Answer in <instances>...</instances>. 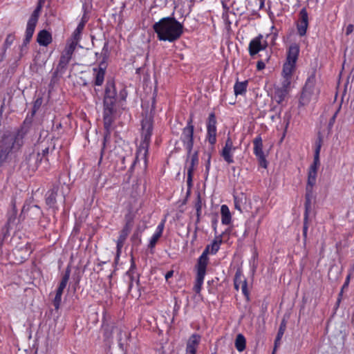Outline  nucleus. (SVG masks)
Returning a JSON list of instances; mask_svg holds the SVG:
<instances>
[{"label": "nucleus", "mask_w": 354, "mask_h": 354, "mask_svg": "<svg viewBox=\"0 0 354 354\" xmlns=\"http://www.w3.org/2000/svg\"><path fill=\"white\" fill-rule=\"evenodd\" d=\"M126 100V94L121 91L118 96L115 81L113 79L106 80L104 94L103 98V121L104 127V140L102 147L101 149V155L99 164L101 162L104 148L106 142L110 139L111 129L114 122L116 115L119 111V107L122 106V103Z\"/></svg>", "instance_id": "obj_1"}, {"label": "nucleus", "mask_w": 354, "mask_h": 354, "mask_svg": "<svg viewBox=\"0 0 354 354\" xmlns=\"http://www.w3.org/2000/svg\"><path fill=\"white\" fill-rule=\"evenodd\" d=\"M153 28L160 41L174 42L183 33V26L174 17H164L156 22Z\"/></svg>", "instance_id": "obj_2"}, {"label": "nucleus", "mask_w": 354, "mask_h": 354, "mask_svg": "<svg viewBox=\"0 0 354 354\" xmlns=\"http://www.w3.org/2000/svg\"><path fill=\"white\" fill-rule=\"evenodd\" d=\"M141 126V142L136 152V157L134 163L140 159L144 161L145 164H146L151 137L153 132V119L151 116L146 115L142 120Z\"/></svg>", "instance_id": "obj_3"}, {"label": "nucleus", "mask_w": 354, "mask_h": 354, "mask_svg": "<svg viewBox=\"0 0 354 354\" xmlns=\"http://www.w3.org/2000/svg\"><path fill=\"white\" fill-rule=\"evenodd\" d=\"M317 174L308 172V180L306 186L305 212L304 214L303 236L306 241L308 229V217L312 208V201L314 198L313 187L316 183Z\"/></svg>", "instance_id": "obj_4"}, {"label": "nucleus", "mask_w": 354, "mask_h": 354, "mask_svg": "<svg viewBox=\"0 0 354 354\" xmlns=\"http://www.w3.org/2000/svg\"><path fill=\"white\" fill-rule=\"evenodd\" d=\"M316 77L315 73H312L306 80L302 88L299 100V107L306 106L312 100H317L319 94V90L315 87Z\"/></svg>", "instance_id": "obj_5"}, {"label": "nucleus", "mask_w": 354, "mask_h": 354, "mask_svg": "<svg viewBox=\"0 0 354 354\" xmlns=\"http://www.w3.org/2000/svg\"><path fill=\"white\" fill-rule=\"evenodd\" d=\"M108 42H105L101 53V55L103 56L102 60L97 67L93 68L94 86H102L104 82L106 68V60L108 57Z\"/></svg>", "instance_id": "obj_6"}, {"label": "nucleus", "mask_w": 354, "mask_h": 354, "mask_svg": "<svg viewBox=\"0 0 354 354\" xmlns=\"http://www.w3.org/2000/svg\"><path fill=\"white\" fill-rule=\"evenodd\" d=\"M194 126L193 125V115H191L189 118L187 120V126L183 129V132L180 136V140L183 143L187 152V158L190 156L194 147Z\"/></svg>", "instance_id": "obj_7"}, {"label": "nucleus", "mask_w": 354, "mask_h": 354, "mask_svg": "<svg viewBox=\"0 0 354 354\" xmlns=\"http://www.w3.org/2000/svg\"><path fill=\"white\" fill-rule=\"evenodd\" d=\"M196 277L193 287L194 291L196 294H199L201 290L202 285L203 283L205 275L206 274L207 266H205V262L203 259H198L196 263Z\"/></svg>", "instance_id": "obj_8"}, {"label": "nucleus", "mask_w": 354, "mask_h": 354, "mask_svg": "<svg viewBox=\"0 0 354 354\" xmlns=\"http://www.w3.org/2000/svg\"><path fill=\"white\" fill-rule=\"evenodd\" d=\"M267 46V41L264 40L263 35L259 34L250 41L248 46L249 54L251 57H254L260 51L265 50Z\"/></svg>", "instance_id": "obj_9"}, {"label": "nucleus", "mask_w": 354, "mask_h": 354, "mask_svg": "<svg viewBox=\"0 0 354 354\" xmlns=\"http://www.w3.org/2000/svg\"><path fill=\"white\" fill-rule=\"evenodd\" d=\"M222 235H218L216 236L214 240L210 245H207L203 252L202 254L199 257L198 259H203L205 262V266H207L209 263L208 254L210 253L212 254H215L220 248V245L222 243Z\"/></svg>", "instance_id": "obj_10"}, {"label": "nucleus", "mask_w": 354, "mask_h": 354, "mask_svg": "<svg viewBox=\"0 0 354 354\" xmlns=\"http://www.w3.org/2000/svg\"><path fill=\"white\" fill-rule=\"evenodd\" d=\"M132 228V223L131 221H127L126 224L124 225L122 230L120 232L119 237L116 241V258L115 260L117 261L120 255V253L122 252V249L124 246V244L125 243V241L129 236L131 230Z\"/></svg>", "instance_id": "obj_11"}, {"label": "nucleus", "mask_w": 354, "mask_h": 354, "mask_svg": "<svg viewBox=\"0 0 354 354\" xmlns=\"http://www.w3.org/2000/svg\"><path fill=\"white\" fill-rule=\"evenodd\" d=\"M308 27V14L306 8H303L299 14V19L297 23V33L303 37L306 34Z\"/></svg>", "instance_id": "obj_12"}, {"label": "nucleus", "mask_w": 354, "mask_h": 354, "mask_svg": "<svg viewBox=\"0 0 354 354\" xmlns=\"http://www.w3.org/2000/svg\"><path fill=\"white\" fill-rule=\"evenodd\" d=\"M236 150V147L233 145V142L230 136L227 137L225 146L221 151V156L227 164L234 162L233 158V152Z\"/></svg>", "instance_id": "obj_13"}, {"label": "nucleus", "mask_w": 354, "mask_h": 354, "mask_svg": "<svg viewBox=\"0 0 354 354\" xmlns=\"http://www.w3.org/2000/svg\"><path fill=\"white\" fill-rule=\"evenodd\" d=\"M189 158L190 161L189 165L187 168V185L189 188H191L192 186L193 174L195 170V167L198 165V151H196L193 153L191 152L190 156L187 158V162L189 161Z\"/></svg>", "instance_id": "obj_14"}, {"label": "nucleus", "mask_w": 354, "mask_h": 354, "mask_svg": "<svg viewBox=\"0 0 354 354\" xmlns=\"http://www.w3.org/2000/svg\"><path fill=\"white\" fill-rule=\"evenodd\" d=\"M57 192L58 187L54 186L51 189L48 191L46 194V204L49 208L53 209V213H56L58 210V207L56 206Z\"/></svg>", "instance_id": "obj_15"}, {"label": "nucleus", "mask_w": 354, "mask_h": 354, "mask_svg": "<svg viewBox=\"0 0 354 354\" xmlns=\"http://www.w3.org/2000/svg\"><path fill=\"white\" fill-rule=\"evenodd\" d=\"M201 337L198 334L194 333L189 338L187 346L186 354H196L197 347L200 344Z\"/></svg>", "instance_id": "obj_16"}, {"label": "nucleus", "mask_w": 354, "mask_h": 354, "mask_svg": "<svg viewBox=\"0 0 354 354\" xmlns=\"http://www.w3.org/2000/svg\"><path fill=\"white\" fill-rule=\"evenodd\" d=\"M322 147V139L319 138L317 142H316V147L315 150L314 154V160L313 164L310 166L308 172L312 174H317V169L319 166V153Z\"/></svg>", "instance_id": "obj_17"}, {"label": "nucleus", "mask_w": 354, "mask_h": 354, "mask_svg": "<svg viewBox=\"0 0 354 354\" xmlns=\"http://www.w3.org/2000/svg\"><path fill=\"white\" fill-rule=\"evenodd\" d=\"M115 323L113 322H107L103 320L102 324V330H103V336L104 341L111 343L113 339V333L114 329L115 328Z\"/></svg>", "instance_id": "obj_18"}, {"label": "nucleus", "mask_w": 354, "mask_h": 354, "mask_svg": "<svg viewBox=\"0 0 354 354\" xmlns=\"http://www.w3.org/2000/svg\"><path fill=\"white\" fill-rule=\"evenodd\" d=\"M26 212H30L29 217L32 219H35L38 217H40L43 214L42 211L41 210L40 207L37 205H28V206L24 205L22 210H21V216L23 214H25V213Z\"/></svg>", "instance_id": "obj_19"}, {"label": "nucleus", "mask_w": 354, "mask_h": 354, "mask_svg": "<svg viewBox=\"0 0 354 354\" xmlns=\"http://www.w3.org/2000/svg\"><path fill=\"white\" fill-rule=\"evenodd\" d=\"M299 53V47L297 44H294L290 46L286 57V62L296 64Z\"/></svg>", "instance_id": "obj_20"}, {"label": "nucleus", "mask_w": 354, "mask_h": 354, "mask_svg": "<svg viewBox=\"0 0 354 354\" xmlns=\"http://www.w3.org/2000/svg\"><path fill=\"white\" fill-rule=\"evenodd\" d=\"M52 35L46 30L39 32L37 37V41L40 46H47L52 42Z\"/></svg>", "instance_id": "obj_21"}, {"label": "nucleus", "mask_w": 354, "mask_h": 354, "mask_svg": "<svg viewBox=\"0 0 354 354\" xmlns=\"http://www.w3.org/2000/svg\"><path fill=\"white\" fill-rule=\"evenodd\" d=\"M289 92L285 89L279 88V86L274 87V93L272 98L276 101L278 104H281L288 96Z\"/></svg>", "instance_id": "obj_22"}, {"label": "nucleus", "mask_w": 354, "mask_h": 354, "mask_svg": "<svg viewBox=\"0 0 354 354\" xmlns=\"http://www.w3.org/2000/svg\"><path fill=\"white\" fill-rule=\"evenodd\" d=\"M71 59V57L62 54L55 73H64Z\"/></svg>", "instance_id": "obj_23"}, {"label": "nucleus", "mask_w": 354, "mask_h": 354, "mask_svg": "<svg viewBox=\"0 0 354 354\" xmlns=\"http://www.w3.org/2000/svg\"><path fill=\"white\" fill-rule=\"evenodd\" d=\"M41 8H42V7H41L40 5L37 6L36 8L35 9V10L33 11V12L32 13V15H30V17L28 21L27 26H31L33 28L36 27Z\"/></svg>", "instance_id": "obj_24"}, {"label": "nucleus", "mask_w": 354, "mask_h": 354, "mask_svg": "<svg viewBox=\"0 0 354 354\" xmlns=\"http://www.w3.org/2000/svg\"><path fill=\"white\" fill-rule=\"evenodd\" d=\"M254 144V153L258 157L264 155L263 151V141L260 136L256 137L253 140Z\"/></svg>", "instance_id": "obj_25"}, {"label": "nucleus", "mask_w": 354, "mask_h": 354, "mask_svg": "<svg viewBox=\"0 0 354 354\" xmlns=\"http://www.w3.org/2000/svg\"><path fill=\"white\" fill-rule=\"evenodd\" d=\"M221 222L223 225H229L231 223V214L228 207L223 205L221 208Z\"/></svg>", "instance_id": "obj_26"}, {"label": "nucleus", "mask_w": 354, "mask_h": 354, "mask_svg": "<svg viewBox=\"0 0 354 354\" xmlns=\"http://www.w3.org/2000/svg\"><path fill=\"white\" fill-rule=\"evenodd\" d=\"M136 270V265L134 261L133 257L131 259V266L129 270L126 272L127 276H128L129 279V290H130L133 286V281L135 279V274Z\"/></svg>", "instance_id": "obj_27"}, {"label": "nucleus", "mask_w": 354, "mask_h": 354, "mask_svg": "<svg viewBox=\"0 0 354 354\" xmlns=\"http://www.w3.org/2000/svg\"><path fill=\"white\" fill-rule=\"evenodd\" d=\"M248 82L247 80L243 82H236L234 86V91L235 95H244L246 93Z\"/></svg>", "instance_id": "obj_28"}, {"label": "nucleus", "mask_w": 354, "mask_h": 354, "mask_svg": "<svg viewBox=\"0 0 354 354\" xmlns=\"http://www.w3.org/2000/svg\"><path fill=\"white\" fill-rule=\"evenodd\" d=\"M286 329V321L285 319H283L281 322L279 328L277 335V337L274 340V347L276 348L279 344H280L281 339L285 333Z\"/></svg>", "instance_id": "obj_29"}, {"label": "nucleus", "mask_w": 354, "mask_h": 354, "mask_svg": "<svg viewBox=\"0 0 354 354\" xmlns=\"http://www.w3.org/2000/svg\"><path fill=\"white\" fill-rule=\"evenodd\" d=\"M15 40V35L14 32L9 33L7 35L6 39L3 42V46H2V49H3L2 57H3L5 55L7 49L9 48L12 45Z\"/></svg>", "instance_id": "obj_30"}, {"label": "nucleus", "mask_w": 354, "mask_h": 354, "mask_svg": "<svg viewBox=\"0 0 354 354\" xmlns=\"http://www.w3.org/2000/svg\"><path fill=\"white\" fill-rule=\"evenodd\" d=\"M246 340L243 335L239 333L235 339V347L239 352H242L245 348Z\"/></svg>", "instance_id": "obj_31"}, {"label": "nucleus", "mask_w": 354, "mask_h": 354, "mask_svg": "<svg viewBox=\"0 0 354 354\" xmlns=\"http://www.w3.org/2000/svg\"><path fill=\"white\" fill-rule=\"evenodd\" d=\"M295 69V64L288 62H285L283 66L282 75L283 77H292V73Z\"/></svg>", "instance_id": "obj_32"}, {"label": "nucleus", "mask_w": 354, "mask_h": 354, "mask_svg": "<svg viewBox=\"0 0 354 354\" xmlns=\"http://www.w3.org/2000/svg\"><path fill=\"white\" fill-rule=\"evenodd\" d=\"M35 28L27 26L26 30L25 32V38L24 39L23 43L21 46H28V44L30 43L32 35L34 34Z\"/></svg>", "instance_id": "obj_33"}, {"label": "nucleus", "mask_w": 354, "mask_h": 354, "mask_svg": "<svg viewBox=\"0 0 354 354\" xmlns=\"http://www.w3.org/2000/svg\"><path fill=\"white\" fill-rule=\"evenodd\" d=\"M77 44L67 40L66 46L62 52V54L72 58V55L77 47Z\"/></svg>", "instance_id": "obj_34"}, {"label": "nucleus", "mask_w": 354, "mask_h": 354, "mask_svg": "<svg viewBox=\"0 0 354 354\" xmlns=\"http://www.w3.org/2000/svg\"><path fill=\"white\" fill-rule=\"evenodd\" d=\"M195 208L196 210V223H198L200 222V217L201 214V209H202V199L201 197L200 193L198 194L196 202H195Z\"/></svg>", "instance_id": "obj_35"}, {"label": "nucleus", "mask_w": 354, "mask_h": 354, "mask_svg": "<svg viewBox=\"0 0 354 354\" xmlns=\"http://www.w3.org/2000/svg\"><path fill=\"white\" fill-rule=\"evenodd\" d=\"M70 274H71V268H70V267H67L66 268L64 275L62 277V280L59 284V287L65 289V288L66 287V285L68 283V281L69 280Z\"/></svg>", "instance_id": "obj_36"}, {"label": "nucleus", "mask_w": 354, "mask_h": 354, "mask_svg": "<svg viewBox=\"0 0 354 354\" xmlns=\"http://www.w3.org/2000/svg\"><path fill=\"white\" fill-rule=\"evenodd\" d=\"M241 272L240 270H237L235 273L234 279V288L236 290H239L241 287V285L243 283V279Z\"/></svg>", "instance_id": "obj_37"}, {"label": "nucleus", "mask_w": 354, "mask_h": 354, "mask_svg": "<svg viewBox=\"0 0 354 354\" xmlns=\"http://www.w3.org/2000/svg\"><path fill=\"white\" fill-rule=\"evenodd\" d=\"M43 103V97L41 96H39L33 102V106L32 109V117H34L36 114L37 111L40 109L41 104Z\"/></svg>", "instance_id": "obj_38"}, {"label": "nucleus", "mask_w": 354, "mask_h": 354, "mask_svg": "<svg viewBox=\"0 0 354 354\" xmlns=\"http://www.w3.org/2000/svg\"><path fill=\"white\" fill-rule=\"evenodd\" d=\"M207 140L214 145L216 142V130H207Z\"/></svg>", "instance_id": "obj_39"}, {"label": "nucleus", "mask_w": 354, "mask_h": 354, "mask_svg": "<svg viewBox=\"0 0 354 354\" xmlns=\"http://www.w3.org/2000/svg\"><path fill=\"white\" fill-rule=\"evenodd\" d=\"M81 35L82 32L79 31V30H75L68 41L78 44L80 40L81 39Z\"/></svg>", "instance_id": "obj_40"}, {"label": "nucleus", "mask_w": 354, "mask_h": 354, "mask_svg": "<svg viewBox=\"0 0 354 354\" xmlns=\"http://www.w3.org/2000/svg\"><path fill=\"white\" fill-rule=\"evenodd\" d=\"M283 80L281 82V86H279V88L282 89L287 90L288 92L290 91V85H291V80L292 77H283Z\"/></svg>", "instance_id": "obj_41"}, {"label": "nucleus", "mask_w": 354, "mask_h": 354, "mask_svg": "<svg viewBox=\"0 0 354 354\" xmlns=\"http://www.w3.org/2000/svg\"><path fill=\"white\" fill-rule=\"evenodd\" d=\"M240 288L246 299L248 301L250 299V293L248 289L247 280L245 279H243V283L241 285Z\"/></svg>", "instance_id": "obj_42"}, {"label": "nucleus", "mask_w": 354, "mask_h": 354, "mask_svg": "<svg viewBox=\"0 0 354 354\" xmlns=\"http://www.w3.org/2000/svg\"><path fill=\"white\" fill-rule=\"evenodd\" d=\"M161 237L160 235L158 234H156L154 233V234L152 236V237L151 238L150 241H149V245H148V247L150 249H153L155 248L158 239Z\"/></svg>", "instance_id": "obj_43"}, {"label": "nucleus", "mask_w": 354, "mask_h": 354, "mask_svg": "<svg viewBox=\"0 0 354 354\" xmlns=\"http://www.w3.org/2000/svg\"><path fill=\"white\" fill-rule=\"evenodd\" d=\"M19 55L16 57L17 61L20 60L25 55H26L28 53V46H23L20 45L19 46Z\"/></svg>", "instance_id": "obj_44"}, {"label": "nucleus", "mask_w": 354, "mask_h": 354, "mask_svg": "<svg viewBox=\"0 0 354 354\" xmlns=\"http://www.w3.org/2000/svg\"><path fill=\"white\" fill-rule=\"evenodd\" d=\"M131 239L133 244L139 245L141 243L140 232L138 231H136L132 235Z\"/></svg>", "instance_id": "obj_45"}, {"label": "nucleus", "mask_w": 354, "mask_h": 354, "mask_svg": "<svg viewBox=\"0 0 354 354\" xmlns=\"http://www.w3.org/2000/svg\"><path fill=\"white\" fill-rule=\"evenodd\" d=\"M62 295L56 293L55 297L53 301V306H54L55 310H58L60 306L61 301H62Z\"/></svg>", "instance_id": "obj_46"}, {"label": "nucleus", "mask_w": 354, "mask_h": 354, "mask_svg": "<svg viewBox=\"0 0 354 354\" xmlns=\"http://www.w3.org/2000/svg\"><path fill=\"white\" fill-rule=\"evenodd\" d=\"M350 277H351V274H348L347 277H346V279L342 286V290H341V292H339V297H338V299H337V304H339L341 301V297L342 295V292H343V290L344 288H346L348 286V284H349V282H350Z\"/></svg>", "instance_id": "obj_47"}, {"label": "nucleus", "mask_w": 354, "mask_h": 354, "mask_svg": "<svg viewBox=\"0 0 354 354\" xmlns=\"http://www.w3.org/2000/svg\"><path fill=\"white\" fill-rule=\"evenodd\" d=\"M341 107H342V105L340 104L338 107V109H337V111L335 112V113L333 114V115L332 116V118L330 119L329 120V122H328V128L329 129H331L335 122V120H336V118H337V114L339 113L340 109H341Z\"/></svg>", "instance_id": "obj_48"}, {"label": "nucleus", "mask_w": 354, "mask_h": 354, "mask_svg": "<svg viewBox=\"0 0 354 354\" xmlns=\"http://www.w3.org/2000/svg\"><path fill=\"white\" fill-rule=\"evenodd\" d=\"M257 159H258V161H259V165H260L261 167L266 169V168H267V167H268V162H267V160H266V158L265 155L260 156H258V157H257Z\"/></svg>", "instance_id": "obj_49"}, {"label": "nucleus", "mask_w": 354, "mask_h": 354, "mask_svg": "<svg viewBox=\"0 0 354 354\" xmlns=\"http://www.w3.org/2000/svg\"><path fill=\"white\" fill-rule=\"evenodd\" d=\"M207 125H216V115L214 112L209 113Z\"/></svg>", "instance_id": "obj_50"}, {"label": "nucleus", "mask_w": 354, "mask_h": 354, "mask_svg": "<svg viewBox=\"0 0 354 354\" xmlns=\"http://www.w3.org/2000/svg\"><path fill=\"white\" fill-rule=\"evenodd\" d=\"M165 219H163L157 226L156 234L162 236L165 227Z\"/></svg>", "instance_id": "obj_51"}, {"label": "nucleus", "mask_w": 354, "mask_h": 354, "mask_svg": "<svg viewBox=\"0 0 354 354\" xmlns=\"http://www.w3.org/2000/svg\"><path fill=\"white\" fill-rule=\"evenodd\" d=\"M211 154L207 153V160L205 163V173L208 175L210 169Z\"/></svg>", "instance_id": "obj_52"}, {"label": "nucleus", "mask_w": 354, "mask_h": 354, "mask_svg": "<svg viewBox=\"0 0 354 354\" xmlns=\"http://www.w3.org/2000/svg\"><path fill=\"white\" fill-rule=\"evenodd\" d=\"M266 67V61L263 60H259L257 63V69L258 71H261L264 69Z\"/></svg>", "instance_id": "obj_53"}, {"label": "nucleus", "mask_w": 354, "mask_h": 354, "mask_svg": "<svg viewBox=\"0 0 354 354\" xmlns=\"http://www.w3.org/2000/svg\"><path fill=\"white\" fill-rule=\"evenodd\" d=\"M32 157L35 158V155L34 154H30V158H31ZM45 156H42V154L41 153H40V151H38L37 155H36V161L37 162H41L43 158H44Z\"/></svg>", "instance_id": "obj_54"}, {"label": "nucleus", "mask_w": 354, "mask_h": 354, "mask_svg": "<svg viewBox=\"0 0 354 354\" xmlns=\"http://www.w3.org/2000/svg\"><path fill=\"white\" fill-rule=\"evenodd\" d=\"M237 2L236 1H234L232 3V6L234 7V9L236 10L240 15H242L244 13V10L243 8H238L236 6Z\"/></svg>", "instance_id": "obj_55"}, {"label": "nucleus", "mask_w": 354, "mask_h": 354, "mask_svg": "<svg viewBox=\"0 0 354 354\" xmlns=\"http://www.w3.org/2000/svg\"><path fill=\"white\" fill-rule=\"evenodd\" d=\"M353 30H354V26L353 24L348 25L346 27V35H348L351 34L353 32Z\"/></svg>", "instance_id": "obj_56"}, {"label": "nucleus", "mask_w": 354, "mask_h": 354, "mask_svg": "<svg viewBox=\"0 0 354 354\" xmlns=\"http://www.w3.org/2000/svg\"><path fill=\"white\" fill-rule=\"evenodd\" d=\"M85 26V22H80L77 25V27L75 28V30H79V31L82 32L83 31Z\"/></svg>", "instance_id": "obj_57"}, {"label": "nucleus", "mask_w": 354, "mask_h": 354, "mask_svg": "<svg viewBox=\"0 0 354 354\" xmlns=\"http://www.w3.org/2000/svg\"><path fill=\"white\" fill-rule=\"evenodd\" d=\"M173 274H174V270H169L168 271L166 274H165V279L167 281L169 280V279H170L171 277H173Z\"/></svg>", "instance_id": "obj_58"}, {"label": "nucleus", "mask_w": 354, "mask_h": 354, "mask_svg": "<svg viewBox=\"0 0 354 354\" xmlns=\"http://www.w3.org/2000/svg\"><path fill=\"white\" fill-rule=\"evenodd\" d=\"M48 150L49 149H48V147H45L44 149H41V154H42V156H45L46 157L48 155Z\"/></svg>", "instance_id": "obj_59"}, {"label": "nucleus", "mask_w": 354, "mask_h": 354, "mask_svg": "<svg viewBox=\"0 0 354 354\" xmlns=\"http://www.w3.org/2000/svg\"><path fill=\"white\" fill-rule=\"evenodd\" d=\"M197 230H198V227H196L195 230H194V234H193V237H192V243H193L197 239Z\"/></svg>", "instance_id": "obj_60"}, {"label": "nucleus", "mask_w": 354, "mask_h": 354, "mask_svg": "<svg viewBox=\"0 0 354 354\" xmlns=\"http://www.w3.org/2000/svg\"><path fill=\"white\" fill-rule=\"evenodd\" d=\"M16 214V211L15 212V214ZM15 219V215H14V216H13V217H12V216L9 217V218H8V221H7V224H8V225H10V223H11L12 221H13Z\"/></svg>", "instance_id": "obj_61"}, {"label": "nucleus", "mask_w": 354, "mask_h": 354, "mask_svg": "<svg viewBox=\"0 0 354 354\" xmlns=\"http://www.w3.org/2000/svg\"><path fill=\"white\" fill-rule=\"evenodd\" d=\"M259 9H262L264 7V3L266 0H259Z\"/></svg>", "instance_id": "obj_62"}, {"label": "nucleus", "mask_w": 354, "mask_h": 354, "mask_svg": "<svg viewBox=\"0 0 354 354\" xmlns=\"http://www.w3.org/2000/svg\"><path fill=\"white\" fill-rule=\"evenodd\" d=\"M207 130H216V125H207Z\"/></svg>", "instance_id": "obj_63"}, {"label": "nucleus", "mask_w": 354, "mask_h": 354, "mask_svg": "<svg viewBox=\"0 0 354 354\" xmlns=\"http://www.w3.org/2000/svg\"><path fill=\"white\" fill-rule=\"evenodd\" d=\"M64 288H60V287L58 286V288H57V289L56 290V293L62 295L63 292H64Z\"/></svg>", "instance_id": "obj_64"}]
</instances>
